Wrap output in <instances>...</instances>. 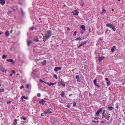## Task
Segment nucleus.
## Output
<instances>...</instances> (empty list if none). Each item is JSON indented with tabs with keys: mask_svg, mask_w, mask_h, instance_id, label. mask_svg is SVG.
Segmentation results:
<instances>
[{
	"mask_svg": "<svg viewBox=\"0 0 125 125\" xmlns=\"http://www.w3.org/2000/svg\"><path fill=\"white\" fill-rule=\"evenodd\" d=\"M107 27H109L110 28L112 29L113 30L115 31H116V29L115 28V26L113 25L111 23H108L106 24Z\"/></svg>",
	"mask_w": 125,
	"mask_h": 125,
	"instance_id": "obj_1",
	"label": "nucleus"
},
{
	"mask_svg": "<svg viewBox=\"0 0 125 125\" xmlns=\"http://www.w3.org/2000/svg\"><path fill=\"white\" fill-rule=\"evenodd\" d=\"M52 109L51 108H49L47 110H45L43 112V113L45 114H47L48 113H49L51 114L52 113Z\"/></svg>",
	"mask_w": 125,
	"mask_h": 125,
	"instance_id": "obj_2",
	"label": "nucleus"
},
{
	"mask_svg": "<svg viewBox=\"0 0 125 125\" xmlns=\"http://www.w3.org/2000/svg\"><path fill=\"white\" fill-rule=\"evenodd\" d=\"M52 33L51 31H47L46 33L45 34V35L47 36L49 38L52 36Z\"/></svg>",
	"mask_w": 125,
	"mask_h": 125,
	"instance_id": "obj_3",
	"label": "nucleus"
},
{
	"mask_svg": "<svg viewBox=\"0 0 125 125\" xmlns=\"http://www.w3.org/2000/svg\"><path fill=\"white\" fill-rule=\"evenodd\" d=\"M104 107H102L97 111L96 113H95V114L97 116H98L102 112V109Z\"/></svg>",
	"mask_w": 125,
	"mask_h": 125,
	"instance_id": "obj_4",
	"label": "nucleus"
},
{
	"mask_svg": "<svg viewBox=\"0 0 125 125\" xmlns=\"http://www.w3.org/2000/svg\"><path fill=\"white\" fill-rule=\"evenodd\" d=\"M110 116L108 115L107 114H105L103 115L102 116V118L103 119L105 118L107 120H109L110 118Z\"/></svg>",
	"mask_w": 125,
	"mask_h": 125,
	"instance_id": "obj_5",
	"label": "nucleus"
},
{
	"mask_svg": "<svg viewBox=\"0 0 125 125\" xmlns=\"http://www.w3.org/2000/svg\"><path fill=\"white\" fill-rule=\"evenodd\" d=\"M73 15H74L77 16L79 12L77 10H76L73 11Z\"/></svg>",
	"mask_w": 125,
	"mask_h": 125,
	"instance_id": "obj_6",
	"label": "nucleus"
},
{
	"mask_svg": "<svg viewBox=\"0 0 125 125\" xmlns=\"http://www.w3.org/2000/svg\"><path fill=\"white\" fill-rule=\"evenodd\" d=\"M60 83L62 86L63 87H64L65 86V83L64 82L63 80L62 79L61 81H60Z\"/></svg>",
	"mask_w": 125,
	"mask_h": 125,
	"instance_id": "obj_7",
	"label": "nucleus"
},
{
	"mask_svg": "<svg viewBox=\"0 0 125 125\" xmlns=\"http://www.w3.org/2000/svg\"><path fill=\"white\" fill-rule=\"evenodd\" d=\"M0 70L2 72L6 73L7 71V70H5V68L2 67L0 68Z\"/></svg>",
	"mask_w": 125,
	"mask_h": 125,
	"instance_id": "obj_8",
	"label": "nucleus"
},
{
	"mask_svg": "<svg viewBox=\"0 0 125 125\" xmlns=\"http://www.w3.org/2000/svg\"><path fill=\"white\" fill-rule=\"evenodd\" d=\"M62 69V67H56L54 68V70L56 72H57L58 70H60L61 69Z\"/></svg>",
	"mask_w": 125,
	"mask_h": 125,
	"instance_id": "obj_9",
	"label": "nucleus"
},
{
	"mask_svg": "<svg viewBox=\"0 0 125 125\" xmlns=\"http://www.w3.org/2000/svg\"><path fill=\"white\" fill-rule=\"evenodd\" d=\"M105 79L106 81L107 85V86H108L110 84V81L108 80V78H105Z\"/></svg>",
	"mask_w": 125,
	"mask_h": 125,
	"instance_id": "obj_10",
	"label": "nucleus"
},
{
	"mask_svg": "<svg viewBox=\"0 0 125 125\" xmlns=\"http://www.w3.org/2000/svg\"><path fill=\"white\" fill-rule=\"evenodd\" d=\"M49 39L48 37L47 36H45V35L44 36H43V41L44 42H45L46 41L47 39Z\"/></svg>",
	"mask_w": 125,
	"mask_h": 125,
	"instance_id": "obj_11",
	"label": "nucleus"
},
{
	"mask_svg": "<svg viewBox=\"0 0 125 125\" xmlns=\"http://www.w3.org/2000/svg\"><path fill=\"white\" fill-rule=\"evenodd\" d=\"M104 56H102L99 57L98 59V60L99 62H100L102 61L104 59Z\"/></svg>",
	"mask_w": 125,
	"mask_h": 125,
	"instance_id": "obj_12",
	"label": "nucleus"
},
{
	"mask_svg": "<svg viewBox=\"0 0 125 125\" xmlns=\"http://www.w3.org/2000/svg\"><path fill=\"white\" fill-rule=\"evenodd\" d=\"M7 61L8 62H12V64H14V62L13 61V60L12 59H7Z\"/></svg>",
	"mask_w": 125,
	"mask_h": 125,
	"instance_id": "obj_13",
	"label": "nucleus"
},
{
	"mask_svg": "<svg viewBox=\"0 0 125 125\" xmlns=\"http://www.w3.org/2000/svg\"><path fill=\"white\" fill-rule=\"evenodd\" d=\"M45 102V101L43 99H42L41 101H39V103L42 104V105H44Z\"/></svg>",
	"mask_w": 125,
	"mask_h": 125,
	"instance_id": "obj_14",
	"label": "nucleus"
},
{
	"mask_svg": "<svg viewBox=\"0 0 125 125\" xmlns=\"http://www.w3.org/2000/svg\"><path fill=\"white\" fill-rule=\"evenodd\" d=\"M116 47L115 46H114L113 48L111 49V51L112 52H113L116 49Z\"/></svg>",
	"mask_w": 125,
	"mask_h": 125,
	"instance_id": "obj_15",
	"label": "nucleus"
},
{
	"mask_svg": "<svg viewBox=\"0 0 125 125\" xmlns=\"http://www.w3.org/2000/svg\"><path fill=\"white\" fill-rule=\"evenodd\" d=\"M18 119H14V121L13 122V125H16L18 123Z\"/></svg>",
	"mask_w": 125,
	"mask_h": 125,
	"instance_id": "obj_16",
	"label": "nucleus"
},
{
	"mask_svg": "<svg viewBox=\"0 0 125 125\" xmlns=\"http://www.w3.org/2000/svg\"><path fill=\"white\" fill-rule=\"evenodd\" d=\"M0 3L2 5H4L5 3V0H0Z\"/></svg>",
	"mask_w": 125,
	"mask_h": 125,
	"instance_id": "obj_17",
	"label": "nucleus"
},
{
	"mask_svg": "<svg viewBox=\"0 0 125 125\" xmlns=\"http://www.w3.org/2000/svg\"><path fill=\"white\" fill-rule=\"evenodd\" d=\"M46 60H44L43 62H41V63L42 65L43 66L45 65H46Z\"/></svg>",
	"mask_w": 125,
	"mask_h": 125,
	"instance_id": "obj_18",
	"label": "nucleus"
},
{
	"mask_svg": "<svg viewBox=\"0 0 125 125\" xmlns=\"http://www.w3.org/2000/svg\"><path fill=\"white\" fill-rule=\"evenodd\" d=\"M5 35L7 37H8L10 35V33L8 31H6L5 33Z\"/></svg>",
	"mask_w": 125,
	"mask_h": 125,
	"instance_id": "obj_19",
	"label": "nucleus"
},
{
	"mask_svg": "<svg viewBox=\"0 0 125 125\" xmlns=\"http://www.w3.org/2000/svg\"><path fill=\"white\" fill-rule=\"evenodd\" d=\"M32 43V42L31 41H27V44L28 46H30V44Z\"/></svg>",
	"mask_w": 125,
	"mask_h": 125,
	"instance_id": "obj_20",
	"label": "nucleus"
},
{
	"mask_svg": "<svg viewBox=\"0 0 125 125\" xmlns=\"http://www.w3.org/2000/svg\"><path fill=\"white\" fill-rule=\"evenodd\" d=\"M34 41L35 42H39L38 38L37 37H36L35 38Z\"/></svg>",
	"mask_w": 125,
	"mask_h": 125,
	"instance_id": "obj_21",
	"label": "nucleus"
},
{
	"mask_svg": "<svg viewBox=\"0 0 125 125\" xmlns=\"http://www.w3.org/2000/svg\"><path fill=\"white\" fill-rule=\"evenodd\" d=\"M81 28L84 31L86 30L85 27V26L84 25H82L81 27Z\"/></svg>",
	"mask_w": 125,
	"mask_h": 125,
	"instance_id": "obj_22",
	"label": "nucleus"
},
{
	"mask_svg": "<svg viewBox=\"0 0 125 125\" xmlns=\"http://www.w3.org/2000/svg\"><path fill=\"white\" fill-rule=\"evenodd\" d=\"M113 108L112 106H110L108 107V110L109 111L112 110L113 109Z\"/></svg>",
	"mask_w": 125,
	"mask_h": 125,
	"instance_id": "obj_23",
	"label": "nucleus"
},
{
	"mask_svg": "<svg viewBox=\"0 0 125 125\" xmlns=\"http://www.w3.org/2000/svg\"><path fill=\"white\" fill-rule=\"evenodd\" d=\"M56 84V83L55 82L54 83H53L51 82H50V84H49V85L50 86H51V85H55Z\"/></svg>",
	"mask_w": 125,
	"mask_h": 125,
	"instance_id": "obj_24",
	"label": "nucleus"
},
{
	"mask_svg": "<svg viewBox=\"0 0 125 125\" xmlns=\"http://www.w3.org/2000/svg\"><path fill=\"white\" fill-rule=\"evenodd\" d=\"M23 98L27 100H28V97H26L25 96H22L21 97V99H23Z\"/></svg>",
	"mask_w": 125,
	"mask_h": 125,
	"instance_id": "obj_25",
	"label": "nucleus"
},
{
	"mask_svg": "<svg viewBox=\"0 0 125 125\" xmlns=\"http://www.w3.org/2000/svg\"><path fill=\"white\" fill-rule=\"evenodd\" d=\"M64 94L65 93L64 91H63L62 93L61 94V96L62 97H64Z\"/></svg>",
	"mask_w": 125,
	"mask_h": 125,
	"instance_id": "obj_26",
	"label": "nucleus"
},
{
	"mask_svg": "<svg viewBox=\"0 0 125 125\" xmlns=\"http://www.w3.org/2000/svg\"><path fill=\"white\" fill-rule=\"evenodd\" d=\"M84 44H83V42H82L81 43V44L78 47V48H79L82 46Z\"/></svg>",
	"mask_w": 125,
	"mask_h": 125,
	"instance_id": "obj_27",
	"label": "nucleus"
},
{
	"mask_svg": "<svg viewBox=\"0 0 125 125\" xmlns=\"http://www.w3.org/2000/svg\"><path fill=\"white\" fill-rule=\"evenodd\" d=\"M106 12V10L104 9H103L101 13L102 14H103L104 13H105Z\"/></svg>",
	"mask_w": 125,
	"mask_h": 125,
	"instance_id": "obj_28",
	"label": "nucleus"
},
{
	"mask_svg": "<svg viewBox=\"0 0 125 125\" xmlns=\"http://www.w3.org/2000/svg\"><path fill=\"white\" fill-rule=\"evenodd\" d=\"M81 40V38L80 37L77 38H76L75 39V40L76 41H77L78 40Z\"/></svg>",
	"mask_w": 125,
	"mask_h": 125,
	"instance_id": "obj_29",
	"label": "nucleus"
},
{
	"mask_svg": "<svg viewBox=\"0 0 125 125\" xmlns=\"http://www.w3.org/2000/svg\"><path fill=\"white\" fill-rule=\"evenodd\" d=\"M34 29H35L36 30V28H35L34 27H31V28H30V30H33Z\"/></svg>",
	"mask_w": 125,
	"mask_h": 125,
	"instance_id": "obj_30",
	"label": "nucleus"
},
{
	"mask_svg": "<svg viewBox=\"0 0 125 125\" xmlns=\"http://www.w3.org/2000/svg\"><path fill=\"white\" fill-rule=\"evenodd\" d=\"M76 105V102H75L74 101L73 102V106L75 107Z\"/></svg>",
	"mask_w": 125,
	"mask_h": 125,
	"instance_id": "obj_31",
	"label": "nucleus"
},
{
	"mask_svg": "<svg viewBox=\"0 0 125 125\" xmlns=\"http://www.w3.org/2000/svg\"><path fill=\"white\" fill-rule=\"evenodd\" d=\"M7 56L6 55H3L2 56V58L4 59H6L7 58Z\"/></svg>",
	"mask_w": 125,
	"mask_h": 125,
	"instance_id": "obj_32",
	"label": "nucleus"
},
{
	"mask_svg": "<svg viewBox=\"0 0 125 125\" xmlns=\"http://www.w3.org/2000/svg\"><path fill=\"white\" fill-rule=\"evenodd\" d=\"M53 77L54 78H55L56 79H57L58 78L57 75L56 74H55L54 75Z\"/></svg>",
	"mask_w": 125,
	"mask_h": 125,
	"instance_id": "obj_33",
	"label": "nucleus"
},
{
	"mask_svg": "<svg viewBox=\"0 0 125 125\" xmlns=\"http://www.w3.org/2000/svg\"><path fill=\"white\" fill-rule=\"evenodd\" d=\"M105 110H104L103 111V112L102 113V116L105 115Z\"/></svg>",
	"mask_w": 125,
	"mask_h": 125,
	"instance_id": "obj_34",
	"label": "nucleus"
},
{
	"mask_svg": "<svg viewBox=\"0 0 125 125\" xmlns=\"http://www.w3.org/2000/svg\"><path fill=\"white\" fill-rule=\"evenodd\" d=\"M97 81V79H95L94 80V84H96Z\"/></svg>",
	"mask_w": 125,
	"mask_h": 125,
	"instance_id": "obj_35",
	"label": "nucleus"
},
{
	"mask_svg": "<svg viewBox=\"0 0 125 125\" xmlns=\"http://www.w3.org/2000/svg\"><path fill=\"white\" fill-rule=\"evenodd\" d=\"M4 89H0V93L2 92H4Z\"/></svg>",
	"mask_w": 125,
	"mask_h": 125,
	"instance_id": "obj_36",
	"label": "nucleus"
},
{
	"mask_svg": "<svg viewBox=\"0 0 125 125\" xmlns=\"http://www.w3.org/2000/svg\"><path fill=\"white\" fill-rule=\"evenodd\" d=\"M21 119H23L24 120H25L26 119V118L25 117H21Z\"/></svg>",
	"mask_w": 125,
	"mask_h": 125,
	"instance_id": "obj_37",
	"label": "nucleus"
},
{
	"mask_svg": "<svg viewBox=\"0 0 125 125\" xmlns=\"http://www.w3.org/2000/svg\"><path fill=\"white\" fill-rule=\"evenodd\" d=\"M77 32L76 31H75L74 33V34H73V36H75L77 34Z\"/></svg>",
	"mask_w": 125,
	"mask_h": 125,
	"instance_id": "obj_38",
	"label": "nucleus"
},
{
	"mask_svg": "<svg viewBox=\"0 0 125 125\" xmlns=\"http://www.w3.org/2000/svg\"><path fill=\"white\" fill-rule=\"evenodd\" d=\"M88 42L87 41H85L83 42L84 44V45L86 43H87Z\"/></svg>",
	"mask_w": 125,
	"mask_h": 125,
	"instance_id": "obj_39",
	"label": "nucleus"
},
{
	"mask_svg": "<svg viewBox=\"0 0 125 125\" xmlns=\"http://www.w3.org/2000/svg\"><path fill=\"white\" fill-rule=\"evenodd\" d=\"M92 122H94L95 123H96L97 122H99V121H98V120H97V121H95V120H92Z\"/></svg>",
	"mask_w": 125,
	"mask_h": 125,
	"instance_id": "obj_40",
	"label": "nucleus"
},
{
	"mask_svg": "<svg viewBox=\"0 0 125 125\" xmlns=\"http://www.w3.org/2000/svg\"><path fill=\"white\" fill-rule=\"evenodd\" d=\"M76 78L77 79H78L79 78V75H77L76 76Z\"/></svg>",
	"mask_w": 125,
	"mask_h": 125,
	"instance_id": "obj_41",
	"label": "nucleus"
},
{
	"mask_svg": "<svg viewBox=\"0 0 125 125\" xmlns=\"http://www.w3.org/2000/svg\"><path fill=\"white\" fill-rule=\"evenodd\" d=\"M41 96V94L40 93H38L37 94V96L38 97H40Z\"/></svg>",
	"mask_w": 125,
	"mask_h": 125,
	"instance_id": "obj_42",
	"label": "nucleus"
},
{
	"mask_svg": "<svg viewBox=\"0 0 125 125\" xmlns=\"http://www.w3.org/2000/svg\"><path fill=\"white\" fill-rule=\"evenodd\" d=\"M24 87L23 85H22L21 87H20V88L21 89H22Z\"/></svg>",
	"mask_w": 125,
	"mask_h": 125,
	"instance_id": "obj_43",
	"label": "nucleus"
},
{
	"mask_svg": "<svg viewBox=\"0 0 125 125\" xmlns=\"http://www.w3.org/2000/svg\"><path fill=\"white\" fill-rule=\"evenodd\" d=\"M11 102L10 101H9V102H7V104H10L11 103Z\"/></svg>",
	"mask_w": 125,
	"mask_h": 125,
	"instance_id": "obj_44",
	"label": "nucleus"
},
{
	"mask_svg": "<svg viewBox=\"0 0 125 125\" xmlns=\"http://www.w3.org/2000/svg\"><path fill=\"white\" fill-rule=\"evenodd\" d=\"M40 81L41 82H44V81L41 79L40 80Z\"/></svg>",
	"mask_w": 125,
	"mask_h": 125,
	"instance_id": "obj_45",
	"label": "nucleus"
},
{
	"mask_svg": "<svg viewBox=\"0 0 125 125\" xmlns=\"http://www.w3.org/2000/svg\"><path fill=\"white\" fill-rule=\"evenodd\" d=\"M12 73H14V74L15 73V71L14 70H12Z\"/></svg>",
	"mask_w": 125,
	"mask_h": 125,
	"instance_id": "obj_46",
	"label": "nucleus"
},
{
	"mask_svg": "<svg viewBox=\"0 0 125 125\" xmlns=\"http://www.w3.org/2000/svg\"><path fill=\"white\" fill-rule=\"evenodd\" d=\"M67 30L68 31H69L70 30V28L69 27H68L67 28Z\"/></svg>",
	"mask_w": 125,
	"mask_h": 125,
	"instance_id": "obj_47",
	"label": "nucleus"
},
{
	"mask_svg": "<svg viewBox=\"0 0 125 125\" xmlns=\"http://www.w3.org/2000/svg\"><path fill=\"white\" fill-rule=\"evenodd\" d=\"M94 119H95V120H98V118L97 117H95V118H94Z\"/></svg>",
	"mask_w": 125,
	"mask_h": 125,
	"instance_id": "obj_48",
	"label": "nucleus"
},
{
	"mask_svg": "<svg viewBox=\"0 0 125 125\" xmlns=\"http://www.w3.org/2000/svg\"><path fill=\"white\" fill-rule=\"evenodd\" d=\"M41 116H44V115L43 113H41Z\"/></svg>",
	"mask_w": 125,
	"mask_h": 125,
	"instance_id": "obj_49",
	"label": "nucleus"
},
{
	"mask_svg": "<svg viewBox=\"0 0 125 125\" xmlns=\"http://www.w3.org/2000/svg\"><path fill=\"white\" fill-rule=\"evenodd\" d=\"M67 106L69 108H70V106L69 105H67Z\"/></svg>",
	"mask_w": 125,
	"mask_h": 125,
	"instance_id": "obj_50",
	"label": "nucleus"
},
{
	"mask_svg": "<svg viewBox=\"0 0 125 125\" xmlns=\"http://www.w3.org/2000/svg\"><path fill=\"white\" fill-rule=\"evenodd\" d=\"M91 29L90 28H89V33H90L91 32Z\"/></svg>",
	"mask_w": 125,
	"mask_h": 125,
	"instance_id": "obj_51",
	"label": "nucleus"
},
{
	"mask_svg": "<svg viewBox=\"0 0 125 125\" xmlns=\"http://www.w3.org/2000/svg\"><path fill=\"white\" fill-rule=\"evenodd\" d=\"M39 20L40 21H41V20H42V18H39Z\"/></svg>",
	"mask_w": 125,
	"mask_h": 125,
	"instance_id": "obj_52",
	"label": "nucleus"
},
{
	"mask_svg": "<svg viewBox=\"0 0 125 125\" xmlns=\"http://www.w3.org/2000/svg\"><path fill=\"white\" fill-rule=\"evenodd\" d=\"M84 6V4H82V5H81V6L82 7H83Z\"/></svg>",
	"mask_w": 125,
	"mask_h": 125,
	"instance_id": "obj_53",
	"label": "nucleus"
},
{
	"mask_svg": "<svg viewBox=\"0 0 125 125\" xmlns=\"http://www.w3.org/2000/svg\"><path fill=\"white\" fill-rule=\"evenodd\" d=\"M97 86L99 88H100V87L98 85H97Z\"/></svg>",
	"mask_w": 125,
	"mask_h": 125,
	"instance_id": "obj_54",
	"label": "nucleus"
},
{
	"mask_svg": "<svg viewBox=\"0 0 125 125\" xmlns=\"http://www.w3.org/2000/svg\"><path fill=\"white\" fill-rule=\"evenodd\" d=\"M27 88H28L29 87V85L28 84H27Z\"/></svg>",
	"mask_w": 125,
	"mask_h": 125,
	"instance_id": "obj_55",
	"label": "nucleus"
},
{
	"mask_svg": "<svg viewBox=\"0 0 125 125\" xmlns=\"http://www.w3.org/2000/svg\"><path fill=\"white\" fill-rule=\"evenodd\" d=\"M3 33V32H0V35L2 34Z\"/></svg>",
	"mask_w": 125,
	"mask_h": 125,
	"instance_id": "obj_56",
	"label": "nucleus"
},
{
	"mask_svg": "<svg viewBox=\"0 0 125 125\" xmlns=\"http://www.w3.org/2000/svg\"><path fill=\"white\" fill-rule=\"evenodd\" d=\"M108 29H107V30H106V31L105 32V33H107V31H108Z\"/></svg>",
	"mask_w": 125,
	"mask_h": 125,
	"instance_id": "obj_57",
	"label": "nucleus"
},
{
	"mask_svg": "<svg viewBox=\"0 0 125 125\" xmlns=\"http://www.w3.org/2000/svg\"><path fill=\"white\" fill-rule=\"evenodd\" d=\"M21 11L22 13V14H23V11L22 10H21Z\"/></svg>",
	"mask_w": 125,
	"mask_h": 125,
	"instance_id": "obj_58",
	"label": "nucleus"
},
{
	"mask_svg": "<svg viewBox=\"0 0 125 125\" xmlns=\"http://www.w3.org/2000/svg\"><path fill=\"white\" fill-rule=\"evenodd\" d=\"M47 84L49 85V84H50V83H47Z\"/></svg>",
	"mask_w": 125,
	"mask_h": 125,
	"instance_id": "obj_59",
	"label": "nucleus"
},
{
	"mask_svg": "<svg viewBox=\"0 0 125 125\" xmlns=\"http://www.w3.org/2000/svg\"><path fill=\"white\" fill-rule=\"evenodd\" d=\"M73 95V94H70V95H69V96H71V95Z\"/></svg>",
	"mask_w": 125,
	"mask_h": 125,
	"instance_id": "obj_60",
	"label": "nucleus"
},
{
	"mask_svg": "<svg viewBox=\"0 0 125 125\" xmlns=\"http://www.w3.org/2000/svg\"><path fill=\"white\" fill-rule=\"evenodd\" d=\"M12 73H11L10 75V76H12Z\"/></svg>",
	"mask_w": 125,
	"mask_h": 125,
	"instance_id": "obj_61",
	"label": "nucleus"
},
{
	"mask_svg": "<svg viewBox=\"0 0 125 125\" xmlns=\"http://www.w3.org/2000/svg\"><path fill=\"white\" fill-rule=\"evenodd\" d=\"M125 84V82L123 84V85H124V84Z\"/></svg>",
	"mask_w": 125,
	"mask_h": 125,
	"instance_id": "obj_62",
	"label": "nucleus"
},
{
	"mask_svg": "<svg viewBox=\"0 0 125 125\" xmlns=\"http://www.w3.org/2000/svg\"><path fill=\"white\" fill-rule=\"evenodd\" d=\"M44 82V83H46V84H47V83L46 82Z\"/></svg>",
	"mask_w": 125,
	"mask_h": 125,
	"instance_id": "obj_63",
	"label": "nucleus"
},
{
	"mask_svg": "<svg viewBox=\"0 0 125 125\" xmlns=\"http://www.w3.org/2000/svg\"><path fill=\"white\" fill-rule=\"evenodd\" d=\"M114 9H112V11H114Z\"/></svg>",
	"mask_w": 125,
	"mask_h": 125,
	"instance_id": "obj_64",
	"label": "nucleus"
}]
</instances>
